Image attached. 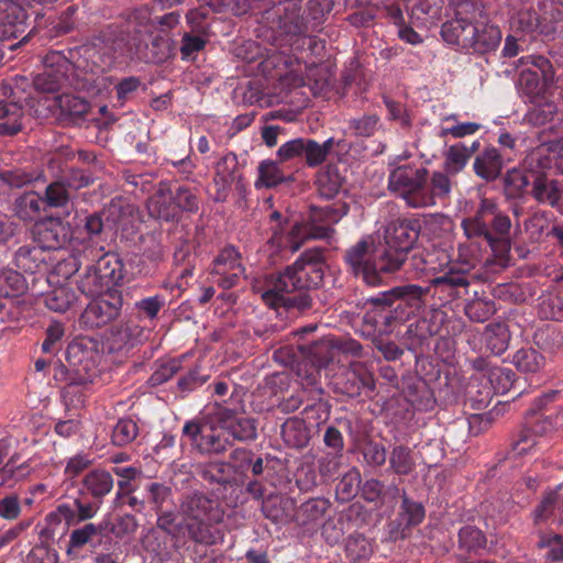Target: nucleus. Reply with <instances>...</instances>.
<instances>
[{"label":"nucleus","mask_w":563,"mask_h":563,"mask_svg":"<svg viewBox=\"0 0 563 563\" xmlns=\"http://www.w3.org/2000/svg\"><path fill=\"white\" fill-rule=\"evenodd\" d=\"M422 225L416 218H397L384 230V249L376 257L371 256L372 243L362 239L349 247L343 256L347 273L366 286H386L385 274L399 272L418 242Z\"/></svg>","instance_id":"nucleus-1"},{"label":"nucleus","mask_w":563,"mask_h":563,"mask_svg":"<svg viewBox=\"0 0 563 563\" xmlns=\"http://www.w3.org/2000/svg\"><path fill=\"white\" fill-rule=\"evenodd\" d=\"M324 249L312 247L283 271L272 275V287L262 294L263 302L271 309L284 308L303 313L313 306L311 290L324 283Z\"/></svg>","instance_id":"nucleus-2"},{"label":"nucleus","mask_w":563,"mask_h":563,"mask_svg":"<svg viewBox=\"0 0 563 563\" xmlns=\"http://www.w3.org/2000/svg\"><path fill=\"white\" fill-rule=\"evenodd\" d=\"M169 537L175 540L217 543L213 525L220 520L219 504L202 490H192L181 496Z\"/></svg>","instance_id":"nucleus-3"},{"label":"nucleus","mask_w":563,"mask_h":563,"mask_svg":"<svg viewBox=\"0 0 563 563\" xmlns=\"http://www.w3.org/2000/svg\"><path fill=\"white\" fill-rule=\"evenodd\" d=\"M428 181L429 170L426 167L400 165L390 170L388 190L410 208H426V203L431 202V198L426 195Z\"/></svg>","instance_id":"nucleus-4"},{"label":"nucleus","mask_w":563,"mask_h":563,"mask_svg":"<svg viewBox=\"0 0 563 563\" xmlns=\"http://www.w3.org/2000/svg\"><path fill=\"white\" fill-rule=\"evenodd\" d=\"M521 66L517 79L518 93L531 103L544 98L547 89L554 81V68L552 63L544 56L530 55L518 59V67Z\"/></svg>","instance_id":"nucleus-5"},{"label":"nucleus","mask_w":563,"mask_h":563,"mask_svg":"<svg viewBox=\"0 0 563 563\" xmlns=\"http://www.w3.org/2000/svg\"><path fill=\"white\" fill-rule=\"evenodd\" d=\"M540 168H552V158L545 154V148L532 151L523 162V169L512 168L503 177L504 192L508 199H519L529 194L532 179Z\"/></svg>","instance_id":"nucleus-6"},{"label":"nucleus","mask_w":563,"mask_h":563,"mask_svg":"<svg viewBox=\"0 0 563 563\" xmlns=\"http://www.w3.org/2000/svg\"><path fill=\"white\" fill-rule=\"evenodd\" d=\"M476 5L472 1L463 0L456 4L454 19L446 21L441 26L443 40L462 49L471 51L472 40L477 34L474 25Z\"/></svg>","instance_id":"nucleus-7"},{"label":"nucleus","mask_w":563,"mask_h":563,"mask_svg":"<svg viewBox=\"0 0 563 563\" xmlns=\"http://www.w3.org/2000/svg\"><path fill=\"white\" fill-rule=\"evenodd\" d=\"M123 297L120 290H109L93 298L79 317V325L86 330L102 328L117 320L122 310Z\"/></svg>","instance_id":"nucleus-8"},{"label":"nucleus","mask_w":563,"mask_h":563,"mask_svg":"<svg viewBox=\"0 0 563 563\" xmlns=\"http://www.w3.org/2000/svg\"><path fill=\"white\" fill-rule=\"evenodd\" d=\"M147 499L156 515V528L169 537L174 520L178 518V505L173 488L164 483L153 482L146 487Z\"/></svg>","instance_id":"nucleus-9"},{"label":"nucleus","mask_w":563,"mask_h":563,"mask_svg":"<svg viewBox=\"0 0 563 563\" xmlns=\"http://www.w3.org/2000/svg\"><path fill=\"white\" fill-rule=\"evenodd\" d=\"M338 390L350 397L356 398L362 395L373 394L376 389L374 374L363 362H352L339 377L336 382Z\"/></svg>","instance_id":"nucleus-10"},{"label":"nucleus","mask_w":563,"mask_h":563,"mask_svg":"<svg viewBox=\"0 0 563 563\" xmlns=\"http://www.w3.org/2000/svg\"><path fill=\"white\" fill-rule=\"evenodd\" d=\"M133 206L123 205L120 199H112L100 211L85 218L84 228L88 236H100L106 230L112 231L125 213H131Z\"/></svg>","instance_id":"nucleus-11"},{"label":"nucleus","mask_w":563,"mask_h":563,"mask_svg":"<svg viewBox=\"0 0 563 563\" xmlns=\"http://www.w3.org/2000/svg\"><path fill=\"white\" fill-rule=\"evenodd\" d=\"M471 282L465 272L450 269L442 276L430 280L429 297H438L441 305L449 303L456 298L467 295Z\"/></svg>","instance_id":"nucleus-12"},{"label":"nucleus","mask_w":563,"mask_h":563,"mask_svg":"<svg viewBox=\"0 0 563 563\" xmlns=\"http://www.w3.org/2000/svg\"><path fill=\"white\" fill-rule=\"evenodd\" d=\"M33 234L45 251L63 247L70 241L71 235L69 224L54 217L36 221Z\"/></svg>","instance_id":"nucleus-13"},{"label":"nucleus","mask_w":563,"mask_h":563,"mask_svg":"<svg viewBox=\"0 0 563 563\" xmlns=\"http://www.w3.org/2000/svg\"><path fill=\"white\" fill-rule=\"evenodd\" d=\"M423 518V505L404 495L397 518L388 525L389 538L394 541L404 540L409 536L411 528L422 522Z\"/></svg>","instance_id":"nucleus-14"},{"label":"nucleus","mask_w":563,"mask_h":563,"mask_svg":"<svg viewBox=\"0 0 563 563\" xmlns=\"http://www.w3.org/2000/svg\"><path fill=\"white\" fill-rule=\"evenodd\" d=\"M552 168H540L532 179L529 195L541 205L560 209L563 198V181L551 177Z\"/></svg>","instance_id":"nucleus-15"},{"label":"nucleus","mask_w":563,"mask_h":563,"mask_svg":"<svg viewBox=\"0 0 563 563\" xmlns=\"http://www.w3.org/2000/svg\"><path fill=\"white\" fill-rule=\"evenodd\" d=\"M505 167L504 154L495 146H485L477 153L473 169L477 177L486 183L495 181Z\"/></svg>","instance_id":"nucleus-16"},{"label":"nucleus","mask_w":563,"mask_h":563,"mask_svg":"<svg viewBox=\"0 0 563 563\" xmlns=\"http://www.w3.org/2000/svg\"><path fill=\"white\" fill-rule=\"evenodd\" d=\"M147 208L150 214L156 219L167 222L180 219L172 186L167 183H159L157 190L147 201Z\"/></svg>","instance_id":"nucleus-17"},{"label":"nucleus","mask_w":563,"mask_h":563,"mask_svg":"<svg viewBox=\"0 0 563 563\" xmlns=\"http://www.w3.org/2000/svg\"><path fill=\"white\" fill-rule=\"evenodd\" d=\"M277 27L286 35L303 36L311 32V27L306 19L299 2H286L283 12L278 14Z\"/></svg>","instance_id":"nucleus-18"},{"label":"nucleus","mask_w":563,"mask_h":563,"mask_svg":"<svg viewBox=\"0 0 563 563\" xmlns=\"http://www.w3.org/2000/svg\"><path fill=\"white\" fill-rule=\"evenodd\" d=\"M261 510L265 518L275 523L287 522L296 508V501L291 497L279 493H269L264 495Z\"/></svg>","instance_id":"nucleus-19"},{"label":"nucleus","mask_w":563,"mask_h":563,"mask_svg":"<svg viewBox=\"0 0 563 563\" xmlns=\"http://www.w3.org/2000/svg\"><path fill=\"white\" fill-rule=\"evenodd\" d=\"M405 398L418 409H427L432 401V393L427 382L417 375H406L401 379Z\"/></svg>","instance_id":"nucleus-20"},{"label":"nucleus","mask_w":563,"mask_h":563,"mask_svg":"<svg viewBox=\"0 0 563 563\" xmlns=\"http://www.w3.org/2000/svg\"><path fill=\"white\" fill-rule=\"evenodd\" d=\"M487 213H494V200L482 199L481 205L473 218L464 219L462 227L468 239L483 238L490 240V229L486 222Z\"/></svg>","instance_id":"nucleus-21"},{"label":"nucleus","mask_w":563,"mask_h":563,"mask_svg":"<svg viewBox=\"0 0 563 563\" xmlns=\"http://www.w3.org/2000/svg\"><path fill=\"white\" fill-rule=\"evenodd\" d=\"M14 265L27 274L38 273L47 267L46 251L37 245H23L14 254Z\"/></svg>","instance_id":"nucleus-22"},{"label":"nucleus","mask_w":563,"mask_h":563,"mask_svg":"<svg viewBox=\"0 0 563 563\" xmlns=\"http://www.w3.org/2000/svg\"><path fill=\"white\" fill-rule=\"evenodd\" d=\"M344 181L339 168L330 164L318 173L314 185L321 198L331 200L340 194Z\"/></svg>","instance_id":"nucleus-23"},{"label":"nucleus","mask_w":563,"mask_h":563,"mask_svg":"<svg viewBox=\"0 0 563 563\" xmlns=\"http://www.w3.org/2000/svg\"><path fill=\"white\" fill-rule=\"evenodd\" d=\"M395 303L396 301L391 289L367 298L362 306L363 308L368 307L363 316V323L372 328H377L379 324L378 317L391 310Z\"/></svg>","instance_id":"nucleus-24"},{"label":"nucleus","mask_w":563,"mask_h":563,"mask_svg":"<svg viewBox=\"0 0 563 563\" xmlns=\"http://www.w3.org/2000/svg\"><path fill=\"white\" fill-rule=\"evenodd\" d=\"M280 435L288 448L302 449L310 441V430L303 419L288 418L283 424Z\"/></svg>","instance_id":"nucleus-25"},{"label":"nucleus","mask_w":563,"mask_h":563,"mask_svg":"<svg viewBox=\"0 0 563 563\" xmlns=\"http://www.w3.org/2000/svg\"><path fill=\"white\" fill-rule=\"evenodd\" d=\"M57 101L60 118L68 124H78L90 110V103L86 99L74 95H62L57 97Z\"/></svg>","instance_id":"nucleus-26"},{"label":"nucleus","mask_w":563,"mask_h":563,"mask_svg":"<svg viewBox=\"0 0 563 563\" xmlns=\"http://www.w3.org/2000/svg\"><path fill=\"white\" fill-rule=\"evenodd\" d=\"M279 158L277 161L266 159L258 166V178L255 186L257 188H274L280 184H289L295 180L292 174L286 175L280 168Z\"/></svg>","instance_id":"nucleus-27"},{"label":"nucleus","mask_w":563,"mask_h":563,"mask_svg":"<svg viewBox=\"0 0 563 563\" xmlns=\"http://www.w3.org/2000/svg\"><path fill=\"white\" fill-rule=\"evenodd\" d=\"M492 400V389L488 383L482 384L472 378L465 388V412H481L485 410Z\"/></svg>","instance_id":"nucleus-28"},{"label":"nucleus","mask_w":563,"mask_h":563,"mask_svg":"<svg viewBox=\"0 0 563 563\" xmlns=\"http://www.w3.org/2000/svg\"><path fill=\"white\" fill-rule=\"evenodd\" d=\"M96 269L100 274L103 283L109 290H114L113 285H118L124 277L123 263L117 254L107 253L100 256L96 264Z\"/></svg>","instance_id":"nucleus-29"},{"label":"nucleus","mask_w":563,"mask_h":563,"mask_svg":"<svg viewBox=\"0 0 563 563\" xmlns=\"http://www.w3.org/2000/svg\"><path fill=\"white\" fill-rule=\"evenodd\" d=\"M395 301L401 300L406 305L417 311L423 309L427 303V298L430 295L428 286L422 287L416 284H406L390 288Z\"/></svg>","instance_id":"nucleus-30"},{"label":"nucleus","mask_w":563,"mask_h":563,"mask_svg":"<svg viewBox=\"0 0 563 563\" xmlns=\"http://www.w3.org/2000/svg\"><path fill=\"white\" fill-rule=\"evenodd\" d=\"M310 151V139L298 137L284 143L277 151V158L283 163L303 158L308 167H314Z\"/></svg>","instance_id":"nucleus-31"},{"label":"nucleus","mask_w":563,"mask_h":563,"mask_svg":"<svg viewBox=\"0 0 563 563\" xmlns=\"http://www.w3.org/2000/svg\"><path fill=\"white\" fill-rule=\"evenodd\" d=\"M490 388L493 387L497 394H509L511 399L521 395V390L516 388V374L510 368L495 366L490 369L488 376Z\"/></svg>","instance_id":"nucleus-32"},{"label":"nucleus","mask_w":563,"mask_h":563,"mask_svg":"<svg viewBox=\"0 0 563 563\" xmlns=\"http://www.w3.org/2000/svg\"><path fill=\"white\" fill-rule=\"evenodd\" d=\"M74 289L62 285L43 295L44 305L52 311L64 313L77 301Z\"/></svg>","instance_id":"nucleus-33"},{"label":"nucleus","mask_w":563,"mask_h":563,"mask_svg":"<svg viewBox=\"0 0 563 563\" xmlns=\"http://www.w3.org/2000/svg\"><path fill=\"white\" fill-rule=\"evenodd\" d=\"M43 198L36 192H24L13 203L14 214L23 221H34L40 217Z\"/></svg>","instance_id":"nucleus-34"},{"label":"nucleus","mask_w":563,"mask_h":563,"mask_svg":"<svg viewBox=\"0 0 563 563\" xmlns=\"http://www.w3.org/2000/svg\"><path fill=\"white\" fill-rule=\"evenodd\" d=\"M44 172L38 168H13L0 170V181L10 188H22L43 178Z\"/></svg>","instance_id":"nucleus-35"},{"label":"nucleus","mask_w":563,"mask_h":563,"mask_svg":"<svg viewBox=\"0 0 563 563\" xmlns=\"http://www.w3.org/2000/svg\"><path fill=\"white\" fill-rule=\"evenodd\" d=\"M472 40L471 51L478 54H485L494 51L501 41V32L498 26L484 24L481 29L477 26V34Z\"/></svg>","instance_id":"nucleus-36"},{"label":"nucleus","mask_w":563,"mask_h":563,"mask_svg":"<svg viewBox=\"0 0 563 563\" xmlns=\"http://www.w3.org/2000/svg\"><path fill=\"white\" fill-rule=\"evenodd\" d=\"M172 56V44L169 38L155 35L150 43L145 44L141 58L151 64H163Z\"/></svg>","instance_id":"nucleus-37"},{"label":"nucleus","mask_w":563,"mask_h":563,"mask_svg":"<svg viewBox=\"0 0 563 563\" xmlns=\"http://www.w3.org/2000/svg\"><path fill=\"white\" fill-rule=\"evenodd\" d=\"M24 112L21 104H10L9 108H0V135L13 136L22 131Z\"/></svg>","instance_id":"nucleus-38"},{"label":"nucleus","mask_w":563,"mask_h":563,"mask_svg":"<svg viewBox=\"0 0 563 563\" xmlns=\"http://www.w3.org/2000/svg\"><path fill=\"white\" fill-rule=\"evenodd\" d=\"M27 291V283L18 271L8 268L0 272V296L15 298Z\"/></svg>","instance_id":"nucleus-39"},{"label":"nucleus","mask_w":563,"mask_h":563,"mask_svg":"<svg viewBox=\"0 0 563 563\" xmlns=\"http://www.w3.org/2000/svg\"><path fill=\"white\" fill-rule=\"evenodd\" d=\"M484 336L487 349L493 354L500 355L508 347L510 332L505 323L496 322L486 325Z\"/></svg>","instance_id":"nucleus-40"},{"label":"nucleus","mask_w":563,"mask_h":563,"mask_svg":"<svg viewBox=\"0 0 563 563\" xmlns=\"http://www.w3.org/2000/svg\"><path fill=\"white\" fill-rule=\"evenodd\" d=\"M77 288L86 297H97L108 291V287L93 264L88 265L85 272L79 276Z\"/></svg>","instance_id":"nucleus-41"},{"label":"nucleus","mask_w":563,"mask_h":563,"mask_svg":"<svg viewBox=\"0 0 563 563\" xmlns=\"http://www.w3.org/2000/svg\"><path fill=\"white\" fill-rule=\"evenodd\" d=\"M82 484L93 498H102L111 492L113 478L104 470H93L84 477Z\"/></svg>","instance_id":"nucleus-42"},{"label":"nucleus","mask_w":563,"mask_h":563,"mask_svg":"<svg viewBox=\"0 0 563 563\" xmlns=\"http://www.w3.org/2000/svg\"><path fill=\"white\" fill-rule=\"evenodd\" d=\"M68 81V74L44 68V70L34 76L32 82L36 91L44 93H53L62 89Z\"/></svg>","instance_id":"nucleus-43"},{"label":"nucleus","mask_w":563,"mask_h":563,"mask_svg":"<svg viewBox=\"0 0 563 563\" xmlns=\"http://www.w3.org/2000/svg\"><path fill=\"white\" fill-rule=\"evenodd\" d=\"M334 7L333 0H308L305 8L306 19L311 32L319 31L328 20Z\"/></svg>","instance_id":"nucleus-44"},{"label":"nucleus","mask_w":563,"mask_h":563,"mask_svg":"<svg viewBox=\"0 0 563 563\" xmlns=\"http://www.w3.org/2000/svg\"><path fill=\"white\" fill-rule=\"evenodd\" d=\"M349 210L350 206L341 201L324 207L310 205L309 219L312 223H336L343 216L347 214Z\"/></svg>","instance_id":"nucleus-45"},{"label":"nucleus","mask_w":563,"mask_h":563,"mask_svg":"<svg viewBox=\"0 0 563 563\" xmlns=\"http://www.w3.org/2000/svg\"><path fill=\"white\" fill-rule=\"evenodd\" d=\"M373 554L372 542L362 533L350 534L345 542V556L351 563L368 560Z\"/></svg>","instance_id":"nucleus-46"},{"label":"nucleus","mask_w":563,"mask_h":563,"mask_svg":"<svg viewBox=\"0 0 563 563\" xmlns=\"http://www.w3.org/2000/svg\"><path fill=\"white\" fill-rule=\"evenodd\" d=\"M25 18L24 9L21 4L0 0V31H5V38L14 36V26Z\"/></svg>","instance_id":"nucleus-47"},{"label":"nucleus","mask_w":563,"mask_h":563,"mask_svg":"<svg viewBox=\"0 0 563 563\" xmlns=\"http://www.w3.org/2000/svg\"><path fill=\"white\" fill-rule=\"evenodd\" d=\"M416 463L412 451L405 444L395 445L389 454V467L397 475H409Z\"/></svg>","instance_id":"nucleus-48"},{"label":"nucleus","mask_w":563,"mask_h":563,"mask_svg":"<svg viewBox=\"0 0 563 563\" xmlns=\"http://www.w3.org/2000/svg\"><path fill=\"white\" fill-rule=\"evenodd\" d=\"M512 364L522 373H537L544 365V357L533 347H522L515 353Z\"/></svg>","instance_id":"nucleus-49"},{"label":"nucleus","mask_w":563,"mask_h":563,"mask_svg":"<svg viewBox=\"0 0 563 563\" xmlns=\"http://www.w3.org/2000/svg\"><path fill=\"white\" fill-rule=\"evenodd\" d=\"M230 464L223 461H213L208 463H199L197 465L198 475L209 484L227 486L230 479L227 476V467Z\"/></svg>","instance_id":"nucleus-50"},{"label":"nucleus","mask_w":563,"mask_h":563,"mask_svg":"<svg viewBox=\"0 0 563 563\" xmlns=\"http://www.w3.org/2000/svg\"><path fill=\"white\" fill-rule=\"evenodd\" d=\"M451 192V180L445 173L434 172L432 176L429 175L428 185H426V195L431 198V202L426 203V207L435 205V199H446Z\"/></svg>","instance_id":"nucleus-51"},{"label":"nucleus","mask_w":563,"mask_h":563,"mask_svg":"<svg viewBox=\"0 0 563 563\" xmlns=\"http://www.w3.org/2000/svg\"><path fill=\"white\" fill-rule=\"evenodd\" d=\"M515 32H521L525 34H545L548 31L541 24L539 14L531 9L521 10L518 12L517 18L512 22Z\"/></svg>","instance_id":"nucleus-52"},{"label":"nucleus","mask_w":563,"mask_h":563,"mask_svg":"<svg viewBox=\"0 0 563 563\" xmlns=\"http://www.w3.org/2000/svg\"><path fill=\"white\" fill-rule=\"evenodd\" d=\"M49 208H66L71 202V192L65 184L58 179L51 183L42 197Z\"/></svg>","instance_id":"nucleus-53"},{"label":"nucleus","mask_w":563,"mask_h":563,"mask_svg":"<svg viewBox=\"0 0 563 563\" xmlns=\"http://www.w3.org/2000/svg\"><path fill=\"white\" fill-rule=\"evenodd\" d=\"M137 435V423L131 418H121L112 430L111 441L113 445L121 448L132 443Z\"/></svg>","instance_id":"nucleus-54"},{"label":"nucleus","mask_w":563,"mask_h":563,"mask_svg":"<svg viewBox=\"0 0 563 563\" xmlns=\"http://www.w3.org/2000/svg\"><path fill=\"white\" fill-rule=\"evenodd\" d=\"M231 445L232 443L227 438L216 433L212 427L210 433H203V435L200 437L197 451L206 455H220Z\"/></svg>","instance_id":"nucleus-55"},{"label":"nucleus","mask_w":563,"mask_h":563,"mask_svg":"<svg viewBox=\"0 0 563 563\" xmlns=\"http://www.w3.org/2000/svg\"><path fill=\"white\" fill-rule=\"evenodd\" d=\"M172 192L180 214L181 212L197 213L199 211L200 201L195 189L177 185L172 188Z\"/></svg>","instance_id":"nucleus-56"},{"label":"nucleus","mask_w":563,"mask_h":563,"mask_svg":"<svg viewBox=\"0 0 563 563\" xmlns=\"http://www.w3.org/2000/svg\"><path fill=\"white\" fill-rule=\"evenodd\" d=\"M533 104V108L528 111L526 119L534 126L550 123L558 115V107L552 101L541 102V100H539Z\"/></svg>","instance_id":"nucleus-57"},{"label":"nucleus","mask_w":563,"mask_h":563,"mask_svg":"<svg viewBox=\"0 0 563 563\" xmlns=\"http://www.w3.org/2000/svg\"><path fill=\"white\" fill-rule=\"evenodd\" d=\"M361 474L357 470L352 468L346 472L336 484L335 494L336 498L342 501H349L360 490Z\"/></svg>","instance_id":"nucleus-58"},{"label":"nucleus","mask_w":563,"mask_h":563,"mask_svg":"<svg viewBox=\"0 0 563 563\" xmlns=\"http://www.w3.org/2000/svg\"><path fill=\"white\" fill-rule=\"evenodd\" d=\"M486 547V537L474 526H465L459 531V548L467 552H476Z\"/></svg>","instance_id":"nucleus-59"},{"label":"nucleus","mask_w":563,"mask_h":563,"mask_svg":"<svg viewBox=\"0 0 563 563\" xmlns=\"http://www.w3.org/2000/svg\"><path fill=\"white\" fill-rule=\"evenodd\" d=\"M227 432L232 435L234 440L241 442L254 441L257 438L256 420L253 418L239 417L228 427Z\"/></svg>","instance_id":"nucleus-60"},{"label":"nucleus","mask_w":563,"mask_h":563,"mask_svg":"<svg viewBox=\"0 0 563 563\" xmlns=\"http://www.w3.org/2000/svg\"><path fill=\"white\" fill-rule=\"evenodd\" d=\"M468 159L465 144L451 145L444 153V169L448 174L455 175L465 167Z\"/></svg>","instance_id":"nucleus-61"},{"label":"nucleus","mask_w":563,"mask_h":563,"mask_svg":"<svg viewBox=\"0 0 563 563\" xmlns=\"http://www.w3.org/2000/svg\"><path fill=\"white\" fill-rule=\"evenodd\" d=\"M496 312L493 300L476 298L465 306L466 316L475 322H485Z\"/></svg>","instance_id":"nucleus-62"},{"label":"nucleus","mask_w":563,"mask_h":563,"mask_svg":"<svg viewBox=\"0 0 563 563\" xmlns=\"http://www.w3.org/2000/svg\"><path fill=\"white\" fill-rule=\"evenodd\" d=\"M65 186L74 191L89 187L95 183L92 172L89 169L70 168L62 178H59Z\"/></svg>","instance_id":"nucleus-63"},{"label":"nucleus","mask_w":563,"mask_h":563,"mask_svg":"<svg viewBox=\"0 0 563 563\" xmlns=\"http://www.w3.org/2000/svg\"><path fill=\"white\" fill-rule=\"evenodd\" d=\"M525 424L539 438L551 432L554 429V422L551 416H537V409L530 408L525 418Z\"/></svg>","instance_id":"nucleus-64"}]
</instances>
